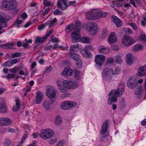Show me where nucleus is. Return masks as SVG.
<instances>
[{"mask_svg": "<svg viewBox=\"0 0 146 146\" xmlns=\"http://www.w3.org/2000/svg\"><path fill=\"white\" fill-rule=\"evenodd\" d=\"M125 84L121 83L116 90H113L109 93L108 104L110 105L112 103L117 102V97H121L124 94L125 90Z\"/></svg>", "mask_w": 146, "mask_h": 146, "instance_id": "nucleus-1", "label": "nucleus"}, {"mask_svg": "<svg viewBox=\"0 0 146 146\" xmlns=\"http://www.w3.org/2000/svg\"><path fill=\"white\" fill-rule=\"evenodd\" d=\"M120 70L119 68H116L113 72L112 69L106 67L103 68L102 72V77L104 82L110 83L112 80L113 76L119 74Z\"/></svg>", "mask_w": 146, "mask_h": 146, "instance_id": "nucleus-2", "label": "nucleus"}, {"mask_svg": "<svg viewBox=\"0 0 146 146\" xmlns=\"http://www.w3.org/2000/svg\"><path fill=\"white\" fill-rule=\"evenodd\" d=\"M1 4L0 8L7 11H12L15 9L18 5L16 0H3Z\"/></svg>", "mask_w": 146, "mask_h": 146, "instance_id": "nucleus-3", "label": "nucleus"}, {"mask_svg": "<svg viewBox=\"0 0 146 146\" xmlns=\"http://www.w3.org/2000/svg\"><path fill=\"white\" fill-rule=\"evenodd\" d=\"M78 86V83L71 78H68L64 81L63 86L66 88L70 89H75Z\"/></svg>", "mask_w": 146, "mask_h": 146, "instance_id": "nucleus-4", "label": "nucleus"}, {"mask_svg": "<svg viewBox=\"0 0 146 146\" xmlns=\"http://www.w3.org/2000/svg\"><path fill=\"white\" fill-rule=\"evenodd\" d=\"M53 131L50 129L47 128L43 129L41 131V133L39 134L40 137L44 139H49L52 137Z\"/></svg>", "mask_w": 146, "mask_h": 146, "instance_id": "nucleus-5", "label": "nucleus"}, {"mask_svg": "<svg viewBox=\"0 0 146 146\" xmlns=\"http://www.w3.org/2000/svg\"><path fill=\"white\" fill-rule=\"evenodd\" d=\"M135 40L131 37L128 35H124L122 40L123 44L128 46L135 42Z\"/></svg>", "mask_w": 146, "mask_h": 146, "instance_id": "nucleus-6", "label": "nucleus"}, {"mask_svg": "<svg viewBox=\"0 0 146 146\" xmlns=\"http://www.w3.org/2000/svg\"><path fill=\"white\" fill-rule=\"evenodd\" d=\"M76 103L72 101H65L63 102L60 106L61 108L64 110H67L71 109L73 107L75 106Z\"/></svg>", "mask_w": 146, "mask_h": 146, "instance_id": "nucleus-7", "label": "nucleus"}, {"mask_svg": "<svg viewBox=\"0 0 146 146\" xmlns=\"http://www.w3.org/2000/svg\"><path fill=\"white\" fill-rule=\"evenodd\" d=\"M106 59L105 56L102 54H98L96 56L95 61L98 66H101L104 64Z\"/></svg>", "mask_w": 146, "mask_h": 146, "instance_id": "nucleus-8", "label": "nucleus"}, {"mask_svg": "<svg viewBox=\"0 0 146 146\" xmlns=\"http://www.w3.org/2000/svg\"><path fill=\"white\" fill-rule=\"evenodd\" d=\"M127 86L128 88L131 89H134L136 88L139 85L137 81L135 79L130 78L127 82Z\"/></svg>", "mask_w": 146, "mask_h": 146, "instance_id": "nucleus-9", "label": "nucleus"}, {"mask_svg": "<svg viewBox=\"0 0 146 146\" xmlns=\"http://www.w3.org/2000/svg\"><path fill=\"white\" fill-rule=\"evenodd\" d=\"M75 61L77 62L76 64L78 67L81 68L82 66V62L80 56L76 53L73 54L72 52H70L69 55Z\"/></svg>", "mask_w": 146, "mask_h": 146, "instance_id": "nucleus-10", "label": "nucleus"}, {"mask_svg": "<svg viewBox=\"0 0 146 146\" xmlns=\"http://www.w3.org/2000/svg\"><path fill=\"white\" fill-rule=\"evenodd\" d=\"M56 5L58 8L62 11L65 10L69 6L67 0H58Z\"/></svg>", "mask_w": 146, "mask_h": 146, "instance_id": "nucleus-11", "label": "nucleus"}, {"mask_svg": "<svg viewBox=\"0 0 146 146\" xmlns=\"http://www.w3.org/2000/svg\"><path fill=\"white\" fill-rule=\"evenodd\" d=\"M7 111L5 99L3 98H0V112L5 113Z\"/></svg>", "mask_w": 146, "mask_h": 146, "instance_id": "nucleus-12", "label": "nucleus"}, {"mask_svg": "<svg viewBox=\"0 0 146 146\" xmlns=\"http://www.w3.org/2000/svg\"><path fill=\"white\" fill-rule=\"evenodd\" d=\"M79 31H74L71 33V37L73 43L76 42L80 39L81 35L79 33Z\"/></svg>", "mask_w": 146, "mask_h": 146, "instance_id": "nucleus-13", "label": "nucleus"}, {"mask_svg": "<svg viewBox=\"0 0 146 146\" xmlns=\"http://www.w3.org/2000/svg\"><path fill=\"white\" fill-rule=\"evenodd\" d=\"M97 24L94 22L91 23V26L89 29L90 34L92 35H95L98 30Z\"/></svg>", "mask_w": 146, "mask_h": 146, "instance_id": "nucleus-14", "label": "nucleus"}, {"mask_svg": "<svg viewBox=\"0 0 146 146\" xmlns=\"http://www.w3.org/2000/svg\"><path fill=\"white\" fill-rule=\"evenodd\" d=\"M11 122V120L9 118H0V125L8 126L10 125Z\"/></svg>", "mask_w": 146, "mask_h": 146, "instance_id": "nucleus-15", "label": "nucleus"}, {"mask_svg": "<svg viewBox=\"0 0 146 146\" xmlns=\"http://www.w3.org/2000/svg\"><path fill=\"white\" fill-rule=\"evenodd\" d=\"M137 75L140 77L146 76V64L140 67L138 70Z\"/></svg>", "mask_w": 146, "mask_h": 146, "instance_id": "nucleus-16", "label": "nucleus"}, {"mask_svg": "<svg viewBox=\"0 0 146 146\" xmlns=\"http://www.w3.org/2000/svg\"><path fill=\"white\" fill-rule=\"evenodd\" d=\"M53 102V100H45L43 101L42 103V106L46 110H49L51 109Z\"/></svg>", "mask_w": 146, "mask_h": 146, "instance_id": "nucleus-17", "label": "nucleus"}, {"mask_svg": "<svg viewBox=\"0 0 146 146\" xmlns=\"http://www.w3.org/2000/svg\"><path fill=\"white\" fill-rule=\"evenodd\" d=\"M96 11L94 9L87 12L86 14V18L88 20L96 19Z\"/></svg>", "mask_w": 146, "mask_h": 146, "instance_id": "nucleus-18", "label": "nucleus"}, {"mask_svg": "<svg viewBox=\"0 0 146 146\" xmlns=\"http://www.w3.org/2000/svg\"><path fill=\"white\" fill-rule=\"evenodd\" d=\"M109 121L108 119H106L105 121L103 123V125H102L101 133L103 135H105L107 132L108 128V123Z\"/></svg>", "mask_w": 146, "mask_h": 146, "instance_id": "nucleus-19", "label": "nucleus"}, {"mask_svg": "<svg viewBox=\"0 0 146 146\" xmlns=\"http://www.w3.org/2000/svg\"><path fill=\"white\" fill-rule=\"evenodd\" d=\"M43 94L40 91H39L36 92L35 100L37 104H40L43 98Z\"/></svg>", "mask_w": 146, "mask_h": 146, "instance_id": "nucleus-20", "label": "nucleus"}, {"mask_svg": "<svg viewBox=\"0 0 146 146\" xmlns=\"http://www.w3.org/2000/svg\"><path fill=\"white\" fill-rule=\"evenodd\" d=\"M108 39V43L110 44L115 42L117 40V36L115 33L113 32L111 33Z\"/></svg>", "mask_w": 146, "mask_h": 146, "instance_id": "nucleus-21", "label": "nucleus"}, {"mask_svg": "<svg viewBox=\"0 0 146 146\" xmlns=\"http://www.w3.org/2000/svg\"><path fill=\"white\" fill-rule=\"evenodd\" d=\"M46 95L48 98L52 99L56 96V93L55 91H52L50 89L48 88L46 91Z\"/></svg>", "mask_w": 146, "mask_h": 146, "instance_id": "nucleus-22", "label": "nucleus"}, {"mask_svg": "<svg viewBox=\"0 0 146 146\" xmlns=\"http://www.w3.org/2000/svg\"><path fill=\"white\" fill-rule=\"evenodd\" d=\"M6 77L7 79H9L13 78L14 81L18 79L19 78H21L23 80H24L25 78V77H23L22 76L19 75L15 76V74H8L6 76Z\"/></svg>", "mask_w": 146, "mask_h": 146, "instance_id": "nucleus-23", "label": "nucleus"}, {"mask_svg": "<svg viewBox=\"0 0 146 146\" xmlns=\"http://www.w3.org/2000/svg\"><path fill=\"white\" fill-rule=\"evenodd\" d=\"M98 52L102 54H106L109 53L110 50L108 47L103 46H100L98 48Z\"/></svg>", "mask_w": 146, "mask_h": 146, "instance_id": "nucleus-24", "label": "nucleus"}, {"mask_svg": "<svg viewBox=\"0 0 146 146\" xmlns=\"http://www.w3.org/2000/svg\"><path fill=\"white\" fill-rule=\"evenodd\" d=\"M96 18L104 17L107 16V13L106 12H103L100 11L96 10Z\"/></svg>", "mask_w": 146, "mask_h": 146, "instance_id": "nucleus-25", "label": "nucleus"}, {"mask_svg": "<svg viewBox=\"0 0 146 146\" xmlns=\"http://www.w3.org/2000/svg\"><path fill=\"white\" fill-rule=\"evenodd\" d=\"M80 52L83 56L86 58H91L92 57V54L88 50H85L82 49Z\"/></svg>", "mask_w": 146, "mask_h": 146, "instance_id": "nucleus-26", "label": "nucleus"}, {"mask_svg": "<svg viewBox=\"0 0 146 146\" xmlns=\"http://www.w3.org/2000/svg\"><path fill=\"white\" fill-rule=\"evenodd\" d=\"M126 61L128 65H131L133 63L132 55L131 54H128L126 56Z\"/></svg>", "mask_w": 146, "mask_h": 146, "instance_id": "nucleus-27", "label": "nucleus"}, {"mask_svg": "<svg viewBox=\"0 0 146 146\" xmlns=\"http://www.w3.org/2000/svg\"><path fill=\"white\" fill-rule=\"evenodd\" d=\"M14 45V43L12 42L11 43H7L4 44H1L0 47L1 48L9 49L11 48Z\"/></svg>", "mask_w": 146, "mask_h": 146, "instance_id": "nucleus-28", "label": "nucleus"}, {"mask_svg": "<svg viewBox=\"0 0 146 146\" xmlns=\"http://www.w3.org/2000/svg\"><path fill=\"white\" fill-rule=\"evenodd\" d=\"M57 21V20L56 18H54L53 19L50 20L48 21L46 23L48 25L49 28L52 27L54 25V24Z\"/></svg>", "mask_w": 146, "mask_h": 146, "instance_id": "nucleus-29", "label": "nucleus"}, {"mask_svg": "<svg viewBox=\"0 0 146 146\" xmlns=\"http://www.w3.org/2000/svg\"><path fill=\"white\" fill-rule=\"evenodd\" d=\"M46 40V38L44 36L41 37H37L35 39V43L36 44L39 43H41L44 42Z\"/></svg>", "mask_w": 146, "mask_h": 146, "instance_id": "nucleus-30", "label": "nucleus"}, {"mask_svg": "<svg viewBox=\"0 0 146 146\" xmlns=\"http://www.w3.org/2000/svg\"><path fill=\"white\" fill-rule=\"evenodd\" d=\"M136 88L137 90L135 91V94L136 95L140 96L141 94L142 86L141 85L139 84Z\"/></svg>", "mask_w": 146, "mask_h": 146, "instance_id": "nucleus-31", "label": "nucleus"}, {"mask_svg": "<svg viewBox=\"0 0 146 146\" xmlns=\"http://www.w3.org/2000/svg\"><path fill=\"white\" fill-rule=\"evenodd\" d=\"M4 25V28H5L7 27V24L5 21V19L1 15H0V25Z\"/></svg>", "mask_w": 146, "mask_h": 146, "instance_id": "nucleus-32", "label": "nucleus"}, {"mask_svg": "<svg viewBox=\"0 0 146 146\" xmlns=\"http://www.w3.org/2000/svg\"><path fill=\"white\" fill-rule=\"evenodd\" d=\"M74 25L72 24L68 25L66 28V32L68 33H69L74 29Z\"/></svg>", "mask_w": 146, "mask_h": 146, "instance_id": "nucleus-33", "label": "nucleus"}, {"mask_svg": "<svg viewBox=\"0 0 146 146\" xmlns=\"http://www.w3.org/2000/svg\"><path fill=\"white\" fill-rule=\"evenodd\" d=\"M143 48V46L140 44H138L135 45L133 48L134 51L138 52L140 50H142Z\"/></svg>", "mask_w": 146, "mask_h": 146, "instance_id": "nucleus-34", "label": "nucleus"}, {"mask_svg": "<svg viewBox=\"0 0 146 146\" xmlns=\"http://www.w3.org/2000/svg\"><path fill=\"white\" fill-rule=\"evenodd\" d=\"M114 59L116 63L120 64L122 62V57L121 56H116L114 57Z\"/></svg>", "mask_w": 146, "mask_h": 146, "instance_id": "nucleus-35", "label": "nucleus"}, {"mask_svg": "<svg viewBox=\"0 0 146 146\" xmlns=\"http://www.w3.org/2000/svg\"><path fill=\"white\" fill-rule=\"evenodd\" d=\"M80 41L82 43H88L90 41V39L87 37H82L80 38Z\"/></svg>", "mask_w": 146, "mask_h": 146, "instance_id": "nucleus-36", "label": "nucleus"}, {"mask_svg": "<svg viewBox=\"0 0 146 146\" xmlns=\"http://www.w3.org/2000/svg\"><path fill=\"white\" fill-rule=\"evenodd\" d=\"M11 54L12 57L13 58L21 57L22 55V53L21 52H16L14 53V54H12L11 53Z\"/></svg>", "mask_w": 146, "mask_h": 146, "instance_id": "nucleus-37", "label": "nucleus"}, {"mask_svg": "<svg viewBox=\"0 0 146 146\" xmlns=\"http://www.w3.org/2000/svg\"><path fill=\"white\" fill-rule=\"evenodd\" d=\"M67 68L66 71L67 72V77H68L69 76H71L72 74V70L71 68H70L69 66H68L66 67Z\"/></svg>", "mask_w": 146, "mask_h": 146, "instance_id": "nucleus-38", "label": "nucleus"}, {"mask_svg": "<svg viewBox=\"0 0 146 146\" xmlns=\"http://www.w3.org/2000/svg\"><path fill=\"white\" fill-rule=\"evenodd\" d=\"M2 66L3 67H10L12 66L10 63V61L9 60H8L6 61L5 63H3L2 64Z\"/></svg>", "mask_w": 146, "mask_h": 146, "instance_id": "nucleus-39", "label": "nucleus"}, {"mask_svg": "<svg viewBox=\"0 0 146 146\" xmlns=\"http://www.w3.org/2000/svg\"><path fill=\"white\" fill-rule=\"evenodd\" d=\"M114 61L113 58L110 57L108 58L106 64L108 66H110V64L113 63Z\"/></svg>", "mask_w": 146, "mask_h": 146, "instance_id": "nucleus-40", "label": "nucleus"}, {"mask_svg": "<svg viewBox=\"0 0 146 146\" xmlns=\"http://www.w3.org/2000/svg\"><path fill=\"white\" fill-rule=\"evenodd\" d=\"M54 14L55 15H60L62 14L63 13L58 9H56L53 11Z\"/></svg>", "mask_w": 146, "mask_h": 146, "instance_id": "nucleus-41", "label": "nucleus"}, {"mask_svg": "<svg viewBox=\"0 0 146 146\" xmlns=\"http://www.w3.org/2000/svg\"><path fill=\"white\" fill-rule=\"evenodd\" d=\"M78 49L76 48H72V46H71L70 49V51L69 52V55H70V52H72L73 54H75L76 53Z\"/></svg>", "mask_w": 146, "mask_h": 146, "instance_id": "nucleus-42", "label": "nucleus"}, {"mask_svg": "<svg viewBox=\"0 0 146 146\" xmlns=\"http://www.w3.org/2000/svg\"><path fill=\"white\" fill-rule=\"evenodd\" d=\"M56 83L58 86V88L61 87L62 85L63 86L64 81L61 79L58 80L56 81Z\"/></svg>", "mask_w": 146, "mask_h": 146, "instance_id": "nucleus-43", "label": "nucleus"}, {"mask_svg": "<svg viewBox=\"0 0 146 146\" xmlns=\"http://www.w3.org/2000/svg\"><path fill=\"white\" fill-rule=\"evenodd\" d=\"M9 70L11 73H14L17 72L19 70V68L18 67L16 66L12 69H9Z\"/></svg>", "mask_w": 146, "mask_h": 146, "instance_id": "nucleus-44", "label": "nucleus"}, {"mask_svg": "<svg viewBox=\"0 0 146 146\" xmlns=\"http://www.w3.org/2000/svg\"><path fill=\"white\" fill-rule=\"evenodd\" d=\"M43 3L44 6L46 7H49L51 5L50 2L48 1L47 0H43Z\"/></svg>", "mask_w": 146, "mask_h": 146, "instance_id": "nucleus-45", "label": "nucleus"}, {"mask_svg": "<svg viewBox=\"0 0 146 146\" xmlns=\"http://www.w3.org/2000/svg\"><path fill=\"white\" fill-rule=\"evenodd\" d=\"M61 122L62 120L61 117L59 116H57L55 120V123L57 124H59L61 123Z\"/></svg>", "mask_w": 146, "mask_h": 146, "instance_id": "nucleus-46", "label": "nucleus"}, {"mask_svg": "<svg viewBox=\"0 0 146 146\" xmlns=\"http://www.w3.org/2000/svg\"><path fill=\"white\" fill-rule=\"evenodd\" d=\"M47 26L48 25H47L46 23L45 24H42L38 26V29L40 30H43L45 28V27Z\"/></svg>", "mask_w": 146, "mask_h": 146, "instance_id": "nucleus-47", "label": "nucleus"}, {"mask_svg": "<svg viewBox=\"0 0 146 146\" xmlns=\"http://www.w3.org/2000/svg\"><path fill=\"white\" fill-rule=\"evenodd\" d=\"M80 23L78 21L76 22L75 23V30L80 31Z\"/></svg>", "mask_w": 146, "mask_h": 146, "instance_id": "nucleus-48", "label": "nucleus"}, {"mask_svg": "<svg viewBox=\"0 0 146 146\" xmlns=\"http://www.w3.org/2000/svg\"><path fill=\"white\" fill-rule=\"evenodd\" d=\"M11 143L10 140L8 139H5L4 142V146H8Z\"/></svg>", "mask_w": 146, "mask_h": 146, "instance_id": "nucleus-49", "label": "nucleus"}, {"mask_svg": "<svg viewBox=\"0 0 146 146\" xmlns=\"http://www.w3.org/2000/svg\"><path fill=\"white\" fill-rule=\"evenodd\" d=\"M112 18L113 19V21L115 23L117 22L120 21L121 20L115 15H113L112 16Z\"/></svg>", "mask_w": 146, "mask_h": 146, "instance_id": "nucleus-50", "label": "nucleus"}, {"mask_svg": "<svg viewBox=\"0 0 146 146\" xmlns=\"http://www.w3.org/2000/svg\"><path fill=\"white\" fill-rule=\"evenodd\" d=\"M108 34L107 30L106 29L104 30L102 34V38H105L107 36Z\"/></svg>", "mask_w": 146, "mask_h": 146, "instance_id": "nucleus-51", "label": "nucleus"}, {"mask_svg": "<svg viewBox=\"0 0 146 146\" xmlns=\"http://www.w3.org/2000/svg\"><path fill=\"white\" fill-rule=\"evenodd\" d=\"M66 70H67V68H66V67L64 69L63 71H62V72L61 73V75L62 76L66 78L67 77V72Z\"/></svg>", "mask_w": 146, "mask_h": 146, "instance_id": "nucleus-52", "label": "nucleus"}, {"mask_svg": "<svg viewBox=\"0 0 146 146\" xmlns=\"http://www.w3.org/2000/svg\"><path fill=\"white\" fill-rule=\"evenodd\" d=\"M93 47L92 45H87L86 46L85 48L83 49V50H93Z\"/></svg>", "mask_w": 146, "mask_h": 146, "instance_id": "nucleus-53", "label": "nucleus"}, {"mask_svg": "<svg viewBox=\"0 0 146 146\" xmlns=\"http://www.w3.org/2000/svg\"><path fill=\"white\" fill-rule=\"evenodd\" d=\"M21 107L17 106H14L12 108L13 111H18L20 108Z\"/></svg>", "mask_w": 146, "mask_h": 146, "instance_id": "nucleus-54", "label": "nucleus"}, {"mask_svg": "<svg viewBox=\"0 0 146 146\" xmlns=\"http://www.w3.org/2000/svg\"><path fill=\"white\" fill-rule=\"evenodd\" d=\"M50 9V8L49 7H48L46 8L42 13V15H43L44 16L46 15L49 11Z\"/></svg>", "mask_w": 146, "mask_h": 146, "instance_id": "nucleus-55", "label": "nucleus"}, {"mask_svg": "<svg viewBox=\"0 0 146 146\" xmlns=\"http://www.w3.org/2000/svg\"><path fill=\"white\" fill-rule=\"evenodd\" d=\"M64 86H62L58 88L62 92H67V89H66Z\"/></svg>", "mask_w": 146, "mask_h": 146, "instance_id": "nucleus-56", "label": "nucleus"}, {"mask_svg": "<svg viewBox=\"0 0 146 146\" xmlns=\"http://www.w3.org/2000/svg\"><path fill=\"white\" fill-rule=\"evenodd\" d=\"M18 60L17 58L13 59L11 61L10 63L12 66L13 64H16L18 61Z\"/></svg>", "mask_w": 146, "mask_h": 146, "instance_id": "nucleus-57", "label": "nucleus"}, {"mask_svg": "<svg viewBox=\"0 0 146 146\" xmlns=\"http://www.w3.org/2000/svg\"><path fill=\"white\" fill-rule=\"evenodd\" d=\"M52 31H50L49 32L46 33V34L44 35V36L46 38V39L48 38L50 35L52 33Z\"/></svg>", "mask_w": 146, "mask_h": 146, "instance_id": "nucleus-58", "label": "nucleus"}, {"mask_svg": "<svg viewBox=\"0 0 146 146\" xmlns=\"http://www.w3.org/2000/svg\"><path fill=\"white\" fill-rule=\"evenodd\" d=\"M117 27H121L122 24V22L121 20L120 21L117 22L116 23H115Z\"/></svg>", "mask_w": 146, "mask_h": 146, "instance_id": "nucleus-59", "label": "nucleus"}, {"mask_svg": "<svg viewBox=\"0 0 146 146\" xmlns=\"http://www.w3.org/2000/svg\"><path fill=\"white\" fill-rule=\"evenodd\" d=\"M16 102V106L21 107V103L20 100L19 99H16L15 100Z\"/></svg>", "mask_w": 146, "mask_h": 146, "instance_id": "nucleus-60", "label": "nucleus"}, {"mask_svg": "<svg viewBox=\"0 0 146 146\" xmlns=\"http://www.w3.org/2000/svg\"><path fill=\"white\" fill-rule=\"evenodd\" d=\"M22 46L25 48H29L30 46L29 44L27 42L23 43L22 45Z\"/></svg>", "mask_w": 146, "mask_h": 146, "instance_id": "nucleus-61", "label": "nucleus"}, {"mask_svg": "<svg viewBox=\"0 0 146 146\" xmlns=\"http://www.w3.org/2000/svg\"><path fill=\"white\" fill-rule=\"evenodd\" d=\"M64 141L63 140L61 141H59L57 143V146H62L64 143Z\"/></svg>", "mask_w": 146, "mask_h": 146, "instance_id": "nucleus-62", "label": "nucleus"}, {"mask_svg": "<svg viewBox=\"0 0 146 146\" xmlns=\"http://www.w3.org/2000/svg\"><path fill=\"white\" fill-rule=\"evenodd\" d=\"M141 38L142 40L146 42V35H142L141 36Z\"/></svg>", "mask_w": 146, "mask_h": 146, "instance_id": "nucleus-63", "label": "nucleus"}, {"mask_svg": "<svg viewBox=\"0 0 146 146\" xmlns=\"http://www.w3.org/2000/svg\"><path fill=\"white\" fill-rule=\"evenodd\" d=\"M37 143V141H33L32 143L28 145V146H36L37 145L36 144Z\"/></svg>", "mask_w": 146, "mask_h": 146, "instance_id": "nucleus-64", "label": "nucleus"}]
</instances>
